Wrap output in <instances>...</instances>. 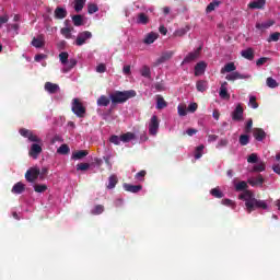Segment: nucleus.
I'll return each mask as SVG.
<instances>
[{"label": "nucleus", "instance_id": "obj_18", "mask_svg": "<svg viewBox=\"0 0 280 280\" xmlns=\"http://www.w3.org/2000/svg\"><path fill=\"white\" fill-rule=\"evenodd\" d=\"M31 45L33 47H36V49L45 47V40L43 39V35H40L39 37H33Z\"/></svg>", "mask_w": 280, "mask_h": 280}, {"label": "nucleus", "instance_id": "obj_19", "mask_svg": "<svg viewBox=\"0 0 280 280\" xmlns=\"http://www.w3.org/2000/svg\"><path fill=\"white\" fill-rule=\"evenodd\" d=\"M11 191H12V194H15V195L23 194V191H25V184L18 182L16 184H14Z\"/></svg>", "mask_w": 280, "mask_h": 280}, {"label": "nucleus", "instance_id": "obj_57", "mask_svg": "<svg viewBox=\"0 0 280 280\" xmlns=\"http://www.w3.org/2000/svg\"><path fill=\"white\" fill-rule=\"evenodd\" d=\"M48 174H49V168L43 167L42 170H39V178H40V180H43V178H45V176H47Z\"/></svg>", "mask_w": 280, "mask_h": 280}, {"label": "nucleus", "instance_id": "obj_48", "mask_svg": "<svg viewBox=\"0 0 280 280\" xmlns=\"http://www.w3.org/2000/svg\"><path fill=\"white\" fill-rule=\"evenodd\" d=\"M280 38V33L279 32H276V33H272L269 37H268V43H277Z\"/></svg>", "mask_w": 280, "mask_h": 280}, {"label": "nucleus", "instance_id": "obj_3", "mask_svg": "<svg viewBox=\"0 0 280 280\" xmlns=\"http://www.w3.org/2000/svg\"><path fill=\"white\" fill-rule=\"evenodd\" d=\"M132 97H137V92L135 90L115 91L109 94V100L113 106H117V104H126V101L132 100Z\"/></svg>", "mask_w": 280, "mask_h": 280}, {"label": "nucleus", "instance_id": "obj_43", "mask_svg": "<svg viewBox=\"0 0 280 280\" xmlns=\"http://www.w3.org/2000/svg\"><path fill=\"white\" fill-rule=\"evenodd\" d=\"M189 30H191V27L189 25H186L183 28H178L177 31H175V36H185V34H187V32H189Z\"/></svg>", "mask_w": 280, "mask_h": 280}, {"label": "nucleus", "instance_id": "obj_24", "mask_svg": "<svg viewBox=\"0 0 280 280\" xmlns=\"http://www.w3.org/2000/svg\"><path fill=\"white\" fill-rule=\"evenodd\" d=\"M209 88V83L206 80H199L196 83V89L199 91V93H205L207 89Z\"/></svg>", "mask_w": 280, "mask_h": 280}, {"label": "nucleus", "instance_id": "obj_31", "mask_svg": "<svg viewBox=\"0 0 280 280\" xmlns=\"http://www.w3.org/2000/svg\"><path fill=\"white\" fill-rule=\"evenodd\" d=\"M156 38H159V34L149 33L147 35V37L144 38V43H145V45H152V43H154V40H156Z\"/></svg>", "mask_w": 280, "mask_h": 280}, {"label": "nucleus", "instance_id": "obj_10", "mask_svg": "<svg viewBox=\"0 0 280 280\" xmlns=\"http://www.w3.org/2000/svg\"><path fill=\"white\" fill-rule=\"evenodd\" d=\"M248 75L242 74L237 71L231 72L230 74H226L225 80L229 82H235V80H246Z\"/></svg>", "mask_w": 280, "mask_h": 280}, {"label": "nucleus", "instance_id": "obj_7", "mask_svg": "<svg viewBox=\"0 0 280 280\" xmlns=\"http://www.w3.org/2000/svg\"><path fill=\"white\" fill-rule=\"evenodd\" d=\"M159 126H160L159 116L153 115L149 122V135H151L152 137H155V135H158L159 132Z\"/></svg>", "mask_w": 280, "mask_h": 280}, {"label": "nucleus", "instance_id": "obj_20", "mask_svg": "<svg viewBox=\"0 0 280 280\" xmlns=\"http://www.w3.org/2000/svg\"><path fill=\"white\" fill-rule=\"evenodd\" d=\"M241 56L246 60H254L255 59V50L253 48H247L241 51Z\"/></svg>", "mask_w": 280, "mask_h": 280}, {"label": "nucleus", "instance_id": "obj_27", "mask_svg": "<svg viewBox=\"0 0 280 280\" xmlns=\"http://www.w3.org/2000/svg\"><path fill=\"white\" fill-rule=\"evenodd\" d=\"M264 5H266V0H255L249 3V8H252V10H261Z\"/></svg>", "mask_w": 280, "mask_h": 280}, {"label": "nucleus", "instance_id": "obj_49", "mask_svg": "<svg viewBox=\"0 0 280 280\" xmlns=\"http://www.w3.org/2000/svg\"><path fill=\"white\" fill-rule=\"evenodd\" d=\"M148 174V172L145 171H140L135 175L136 180H140V183H143L145 175Z\"/></svg>", "mask_w": 280, "mask_h": 280}, {"label": "nucleus", "instance_id": "obj_2", "mask_svg": "<svg viewBox=\"0 0 280 280\" xmlns=\"http://www.w3.org/2000/svg\"><path fill=\"white\" fill-rule=\"evenodd\" d=\"M19 133L21 135V137H24V139H28V141L33 143L28 151V155L32 159H38V156H40V153L43 152V139L38 138V136L34 133V131L25 128H21L19 130Z\"/></svg>", "mask_w": 280, "mask_h": 280}, {"label": "nucleus", "instance_id": "obj_47", "mask_svg": "<svg viewBox=\"0 0 280 280\" xmlns=\"http://www.w3.org/2000/svg\"><path fill=\"white\" fill-rule=\"evenodd\" d=\"M177 113H178L179 117H186V115H187V106L178 105L177 106Z\"/></svg>", "mask_w": 280, "mask_h": 280}, {"label": "nucleus", "instance_id": "obj_50", "mask_svg": "<svg viewBox=\"0 0 280 280\" xmlns=\"http://www.w3.org/2000/svg\"><path fill=\"white\" fill-rule=\"evenodd\" d=\"M89 167H91V164H89V163H79L77 165V171L78 172H86V170H89Z\"/></svg>", "mask_w": 280, "mask_h": 280}, {"label": "nucleus", "instance_id": "obj_1", "mask_svg": "<svg viewBox=\"0 0 280 280\" xmlns=\"http://www.w3.org/2000/svg\"><path fill=\"white\" fill-rule=\"evenodd\" d=\"M236 191H243L238 198L244 200L247 212L253 213L255 209H268V203L264 200H257L255 195L248 189V184L245 180H242L235 185Z\"/></svg>", "mask_w": 280, "mask_h": 280}, {"label": "nucleus", "instance_id": "obj_11", "mask_svg": "<svg viewBox=\"0 0 280 280\" xmlns=\"http://www.w3.org/2000/svg\"><path fill=\"white\" fill-rule=\"evenodd\" d=\"M206 71H207V62L199 61L198 63H196V66H195V75H196V78H198L200 75H205Z\"/></svg>", "mask_w": 280, "mask_h": 280}, {"label": "nucleus", "instance_id": "obj_36", "mask_svg": "<svg viewBox=\"0 0 280 280\" xmlns=\"http://www.w3.org/2000/svg\"><path fill=\"white\" fill-rule=\"evenodd\" d=\"M238 143L241 145H248L250 143V136L248 135H241L238 138Z\"/></svg>", "mask_w": 280, "mask_h": 280}, {"label": "nucleus", "instance_id": "obj_15", "mask_svg": "<svg viewBox=\"0 0 280 280\" xmlns=\"http://www.w3.org/2000/svg\"><path fill=\"white\" fill-rule=\"evenodd\" d=\"M122 187L125 191H129L130 194H139V191L143 189V186L141 185H131V184H124Z\"/></svg>", "mask_w": 280, "mask_h": 280}, {"label": "nucleus", "instance_id": "obj_51", "mask_svg": "<svg viewBox=\"0 0 280 280\" xmlns=\"http://www.w3.org/2000/svg\"><path fill=\"white\" fill-rule=\"evenodd\" d=\"M266 171V164L264 162H260L259 164L255 165L253 168V172H265Z\"/></svg>", "mask_w": 280, "mask_h": 280}, {"label": "nucleus", "instance_id": "obj_41", "mask_svg": "<svg viewBox=\"0 0 280 280\" xmlns=\"http://www.w3.org/2000/svg\"><path fill=\"white\" fill-rule=\"evenodd\" d=\"M46 189H47V185H45V184H35L34 185V191H36V194H45Z\"/></svg>", "mask_w": 280, "mask_h": 280}, {"label": "nucleus", "instance_id": "obj_64", "mask_svg": "<svg viewBox=\"0 0 280 280\" xmlns=\"http://www.w3.org/2000/svg\"><path fill=\"white\" fill-rule=\"evenodd\" d=\"M222 205H224L225 207H233V200H231V199H223L222 200Z\"/></svg>", "mask_w": 280, "mask_h": 280}, {"label": "nucleus", "instance_id": "obj_29", "mask_svg": "<svg viewBox=\"0 0 280 280\" xmlns=\"http://www.w3.org/2000/svg\"><path fill=\"white\" fill-rule=\"evenodd\" d=\"M72 23L75 27H80V26L84 25V19L80 14L73 15Z\"/></svg>", "mask_w": 280, "mask_h": 280}, {"label": "nucleus", "instance_id": "obj_44", "mask_svg": "<svg viewBox=\"0 0 280 280\" xmlns=\"http://www.w3.org/2000/svg\"><path fill=\"white\" fill-rule=\"evenodd\" d=\"M205 150V144H200L195 150V159H202V152Z\"/></svg>", "mask_w": 280, "mask_h": 280}, {"label": "nucleus", "instance_id": "obj_28", "mask_svg": "<svg viewBox=\"0 0 280 280\" xmlns=\"http://www.w3.org/2000/svg\"><path fill=\"white\" fill-rule=\"evenodd\" d=\"M221 3H222V2H221V1H218V0H214V1L210 2V3L207 5V8H206L207 14L213 12V10H215V8H220V4H221Z\"/></svg>", "mask_w": 280, "mask_h": 280}, {"label": "nucleus", "instance_id": "obj_46", "mask_svg": "<svg viewBox=\"0 0 280 280\" xmlns=\"http://www.w3.org/2000/svg\"><path fill=\"white\" fill-rule=\"evenodd\" d=\"M267 86H269V89H277L279 83H277V80H275L272 77H269L267 78Z\"/></svg>", "mask_w": 280, "mask_h": 280}, {"label": "nucleus", "instance_id": "obj_42", "mask_svg": "<svg viewBox=\"0 0 280 280\" xmlns=\"http://www.w3.org/2000/svg\"><path fill=\"white\" fill-rule=\"evenodd\" d=\"M95 12H100V7L95 3L88 4V14H95Z\"/></svg>", "mask_w": 280, "mask_h": 280}, {"label": "nucleus", "instance_id": "obj_22", "mask_svg": "<svg viewBox=\"0 0 280 280\" xmlns=\"http://www.w3.org/2000/svg\"><path fill=\"white\" fill-rule=\"evenodd\" d=\"M135 139H137V136L132 132H126L120 136V141H122V143H130V141Z\"/></svg>", "mask_w": 280, "mask_h": 280}, {"label": "nucleus", "instance_id": "obj_58", "mask_svg": "<svg viewBox=\"0 0 280 280\" xmlns=\"http://www.w3.org/2000/svg\"><path fill=\"white\" fill-rule=\"evenodd\" d=\"M253 130V119H248L245 126V132L248 135Z\"/></svg>", "mask_w": 280, "mask_h": 280}, {"label": "nucleus", "instance_id": "obj_34", "mask_svg": "<svg viewBox=\"0 0 280 280\" xmlns=\"http://www.w3.org/2000/svg\"><path fill=\"white\" fill-rule=\"evenodd\" d=\"M219 96L221 100H231V94H229V89L220 88Z\"/></svg>", "mask_w": 280, "mask_h": 280}, {"label": "nucleus", "instance_id": "obj_17", "mask_svg": "<svg viewBox=\"0 0 280 280\" xmlns=\"http://www.w3.org/2000/svg\"><path fill=\"white\" fill-rule=\"evenodd\" d=\"M253 136L256 139V141H264L266 139V131L261 128H255L253 131Z\"/></svg>", "mask_w": 280, "mask_h": 280}, {"label": "nucleus", "instance_id": "obj_8", "mask_svg": "<svg viewBox=\"0 0 280 280\" xmlns=\"http://www.w3.org/2000/svg\"><path fill=\"white\" fill-rule=\"evenodd\" d=\"M200 51H202V46H199L195 51L189 52L184 58L182 65H189V62H194V60H198V58H200Z\"/></svg>", "mask_w": 280, "mask_h": 280}, {"label": "nucleus", "instance_id": "obj_60", "mask_svg": "<svg viewBox=\"0 0 280 280\" xmlns=\"http://www.w3.org/2000/svg\"><path fill=\"white\" fill-rule=\"evenodd\" d=\"M45 59H47V55L45 54H38V55H35L34 57L35 62H40V60H45Z\"/></svg>", "mask_w": 280, "mask_h": 280}, {"label": "nucleus", "instance_id": "obj_13", "mask_svg": "<svg viewBox=\"0 0 280 280\" xmlns=\"http://www.w3.org/2000/svg\"><path fill=\"white\" fill-rule=\"evenodd\" d=\"M174 57V51L170 50V51H165L161 55L160 58L156 59L155 65H163V62H167V60H172V58Z\"/></svg>", "mask_w": 280, "mask_h": 280}, {"label": "nucleus", "instance_id": "obj_5", "mask_svg": "<svg viewBox=\"0 0 280 280\" xmlns=\"http://www.w3.org/2000/svg\"><path fill=\"white\" fill-rule=\"evenodd\" d=\"M39 176H40V168L38 167H31L25 173V179L27 180V183H36Z\"/></svg>", "mask_w": 280, "mask_h": 280}, {"label": "nucleus", "instance_id": "obj_9", "mask_svg": "<svg viewBox=\"0 0 280 280\" xmlns=\"http://www.w3.org/2000/svg\"><path fill=\"white\" fill-rule=\"evenodd\" d=\"M231 117L234 121H242L244 119V107L242 104H237L234 110L231 113Z\"/></svg>", "mask_w": 280, "mask_h": 280}, {"label": "nucleus", "instance_id": "obj_30", "mask_svg": "<svg viewBox=\"0 0 280 280\" xmlns=\"http://www.w3.org/2000/svg\"><path fill=\"white\" fill-rule=\"evenodd\" d=\"M117 183H119V180L117 179V175H110L108 178L107 189H115Z\"/></svg>", "mask_w": 280, "mask_h": 280}, {"label": "nucleus", "instance_id": "obj_45", "mask_svg": "<svg viewBox=\"0 0 280 280\" xmlns=\"http://www.w3.org/2000/svg\"><path fill=\"white\" fill-rule=\"evenodd\" d=\"M59 60H60L61 65H67V62H69V52H67V51L60 52Z\"/></svg>", "mask_w": 280, "mask_h": 280}, {"label": "nucleus", "instance_id": "obj_14", "mask_svg": "<svg viewBox=\"0 0 280 280\" xmlns=\"http://www.w3.org/2000/svg\"><path fill=\"white\" fill-rule=\"evenodd\" d=\"M67 9L62 7H57L55 9L54 16L57 19V21H62V19H67Z\"/></svg>", "mask_w": 280, "mask_h": 280}, {"label": "nucleus", "instance_id": "obj_12", "mask_svg": "<svg viewBox=\"0 0 280 280\" xmlns=\"http://www.w3.org/2000/svg\"><path fill=\"white\" fill-rule=\"evenodd\" d=\"M45 91L49 93L50 95H54L60 91V85L52 83V82H46L44 85Z\"/></svg>", "mask_w": 280, "mask_h": 280}, {"label": "nucleus", "instance_id": "obj_62", "mask_svg": "<svg viewBox=\"0 0 280 280\" xmlns=\"http://www.w3.org/2000/svg\"><path fill=\"white\" fill-rule=\"evenodd\" d=\"M8 21H10L8 15H0V28L4 25V23H8Z\"/></svg>", "mask_w": 280, "mask_h": 280}, {"label": "nucleus", "instance_id": "obj_54", "mask_svg": "<svg viewBox=\"0 0 280 280\" xmlns=\"http://www.w3.org/2000/svg\"><path fill=\"white\" fill-rule=\"evenodd\" d=\"M110 143H114V145H119L121 143V137L119 136H112L109 138Z\"/></svg>", "mask_w": 280, "mask_h": 280}, {"label": "nucleus", "instance_id": "obj_26", "mask_svg": "<svg viewBox=\"0 0 280 280\" xmlns=\"http://www.w3.org/2000/svg\"><path fill=\"white\" fill-rule=\"evenodd\" d=\"M84 156H89V151L80 150V151H75L74 153H72V159L74 161H80V160L84 159Z\"/></svg>", "mask_w": 280, "mask_h": 280}, {"label": "nucleus", "instance_id": "obj_40", "mask_svg": "<svg viewBox=\"0 0 280 280\" xmlns=\"http://www.w3.org/2000/svg\"><path fill=\"white\" fill-rule=\"evenodd\" d=\"M92 215H102L104 213V206L103 205H96L94 209L91 211Z\"/></svg>", "mask_w": 280, "mask_h": 280}, {"label": "nucleus", "instance_id": "obj_63", "mask_svg": "<svg viewBox=\"0 0 280 280\" xmlns=\"http://www.w3.org/2000/svg\"><path fill=\"white\" fill-rule=\"evenodd\" d=\"M58 142H62V137L56 135L54 136V138L50 140V143H58Z\"/></svg>", "mask_w": 280, "mask_h": 280}, {"label": "nucleus", "instance_id": "obj_53", "mask_svg": "<svg viewBox=\"0 0 280 280\" xmlns=\"http://www.w3.org/2000/svg\"><path fill=\"white\" fill-rule=\"evenodd\" d=\"M249 106L252 108H259V104L257 103V97L255 96L249 97Z\"/></svg>", "mask_w": 280, "mask_h": 280}, {"label": "nucleus", "instance_id": "obj_35", "mask_svg": "<svg viewBox=\"0 0 280 280\" xmlns=\"http://www.w3.org/2000/svg\"><path fill=\"white\" fill-rule=\"evenodd\" d=\"M248 183L249 185H252V187H255L257 185H264V177L261 175H258L257 178L249 179Z\"/></svg>", "mask_w": 280, "mask_h": 280}, {"label": "nucleus", "instance_id": "obj_23", "mask_svg": "<svg viewBox=\"0 0 280 280\" xmlns=\"http://www.w3.org/2000/svg\"><path fill=\"white\" fill-rule=\"evenodd\" d=\"M163 108H167V101L163 98L161 95L156 96V109L163 110Z\"/></svg>", "mask_w": 280, "mask_h": 280}, {"label": "nucleus", "instance_id": "obj_52", "mask_svg": "<svg viewBox=\"0 0 280 280\" xmlns=\"http://www.w3.org/2000/svg\"><path fill=\"white\" fill-rule=\"evenodd\" d=\"M61 34H62V36H65V38H71V28H69V27H63V28H61Z\"/></svg>", "mask_w": 280, "mask_h": 280}, {"label": "nucleus", "instance_id": "obj_16", "mask_svg": "<svg viewBox=\"0 0 280 280\" xmlns=\"http://www.w3.org/2000/svg\"><path fill=\"white\" fill-rule=\"evenodd\" d=\"M275 25V20H268L266 22L256 23V30H260V32H266V30H269V27H272Z\"/></svg>", "mask_w": 280, "mask_h": 280}, {"label": "nucleus", "instance_id": "obj_38", "mask_svg": "<svg viewBox=\"0 0 280 280\" xmlns=\"http://www.w3.org/2000/svg\"><path fill=\"white\" fill-rule=\"evenodd\" d=\"M210 194L211 196H213V198H224V192H222L219 187L212 188L210 190Z\"/></svg>", "mask_w": 280, "mask_h": 280}, {"label": "nucleus", "instance_id": "obj_6", "mask_svg": "<svg viewBox=\"0 0 280 280\" xmlns=\"http://www.w3.org/2000/svg\"><path fill=\"white\" fill-rule=\"evenodd\" d=\"M93 38V33L90 31H84L78 34L77 39H75V45L78 47H82V45L86 44V40Z\"/></svg>", "mask_w": 280, "mask_h": 280}, {"label": "nucleus", "instance_id": "obj_56", "mask_svg": "<svg viewBox=\"0 0 280 280\" xmlns=\"http://www.w3.org/2000/svg\"><path fill=\"white\" fill-rule=\"evenodd\" d=\"M257 161H259V158L257 156V153H252L247 158V163H257Z\"/></svg>", "mask_w": 280, "mask_h": 280}, {"label": "nucleus", "instance_id": "obj_55", "mask_svg": "<svg viewBox=\"0 0 280 280\" xmlns=\"http://www.w3.org/2000/svg\"><path fill=\"white\" fill-rule=\"evenodd\" d=\"M198 110V103H190L187 107L188 113H196Z\"/></svg>", "mask_w": 280, "mask_h": 280}, {"label": "nucleus", "instance_id": "obj_33", "mask_svg": "<svg viewBox=\"0 0 280 280\" xmlns=\"http://www.w3.org/2000/svg\"><path fill=\"white\" fill-rule=\"evenodd\" d=\"M86 3V0H74V10L75 12H82L84 9V5Z\"/></svg>", "mask_w": 280, "mask_h": 280}, {"label": "nucleus", "instance_id": "obj_39", "mask_svg": "<svg viewBox=\"0 0 280 280\" xmlns=\"http://www.w3.org/2000/svg\"><path fill=\"white\" fill-rule=\"evenodd\" d=\"M140 73L142 78H148V79L152 78V72L150 71V67L148 66H143Z\"/></svg>", "mask_w": 280, "mask_h": 280}, {"label": "nucleus", "instance_id": "obj_21", "mask_svg": "<svg viewBox=\"0 0 280 280\" xmlns=\"http://www.w3.org/2000/svg\"><path fill=\"white\" fill-rule=\"evenodd\" d=\"M148 23H150V18L145 13H138L137 24L148 25Z\"/></svg>", "mask_w": 280, "mask_h": 280}, {"label": "nucleus", "instance_id": "obj_59", "mask_svg": "<svg viewBox=\"0 0 280 280\" xmlns=\"http://www.w3.org/2000/svg\"><path fill=\"white\" fill-rule=\"evenodd\" d=\"M96 73H106V65L100 63V65L96 67Z\"/></svg>", "mask_w": 280, "mask_h": 280}, {"label": "nucleus", "instance_id": "obj_61", "mask_svg": "<svg viewBox=\"0 0 280 280\" xmlns=\"http://www.w3.org/2000/svg\"><path fill=\"white\" fill-rule=\"evenodd\" d=\"M268 62V57H261L256 61L257 67H261V65H266Z\"/></svg>", "mask_w": 280, "mask_h": 280}, {"label": "nucleus", "instance_id": "obj_25", "mask_svg": "<svg viewBox=\"0 0 280 280\" xmlns=\"http://www.w3.org/2000/svg\"><path fill=\"white\" fill-rule=\"evenodd\" d=\"M236 69L237 67H235L234 62H229L221 69V73H233Z\"/></svg>", "mask_w": 280, "mask_h": 280}, {"label": "nucleus", "instance_id": "obj_37", "mask_svg": "<svg viewBox=\"0 0 280 280\" xmlns=\"http://www.w3.org/2000/svg\"><path fill=\"white\" fill-rule=\"evenodd\" d=\"M71 152V149L69 148V144H61L57 149V154H69Z\"/></svg>", "mask_w": 280, "mask_h": 280}, {"label": "nucleus", "instance_id": "obj_32", "mask_svg": "<svg viewBox=\"0 0 280 280\" xmlns=\"http://www.w3.org/2000/svg\"><path fill=\"white\" fill-rule=\"evenodd\" d=\"M108 104H110V98H108V96L101 95L97 98V106H108Z\"/></svg>", "mask_w": 280, "mask_h": 280}, {"label": "nucleus", "instance_id": "obj_4", "mask_svg": "<svg viewBox=\"0 0 280 280\" xmlns=\"http://www.w3.org/2000/svg\"><path fill=\"white\" fill-rule=\"evenodd\" d=\"M72 113L77 115V117H84L86 115V107L82 105V102H80V98H73L72 100Z\"/></svg>", "mask_w": 280, "mask_h": 280}]
</instances>
